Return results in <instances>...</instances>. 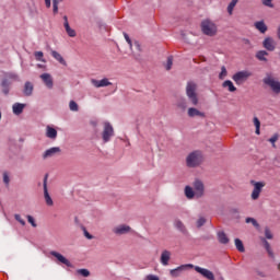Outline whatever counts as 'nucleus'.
<instances>
[{
	"label": "nucleus",
	"mask_w": 280,
	"mask_h": 280,
	"mask_svg": "<svg viewBox=\"0 0 280 280\" xmlns=\"http://www.w3.org/2000/svg\"><path fill=\"white\" fill-rule=\"evenodd\" d=\"M202 161H205L202 152L194 151L187 156L186 164L188 167H198V165H201Z\"/></svg>",
	"instance_id": "nucleus-1"
},
{
	"label": "nucleus",
	"mask_w": 280,
	"mask_h": 280,
	"mask_svg": "<svg viewBox=\"0 0 280 280\" xmlns=\"http://www.w3.org/2000/svg\"><path fill=\"white\" fill-rule=\"evenodd\" d=\"M201 31L206 36H215L218 33V26L211 20H203L201 22Z\"/></svg>",
	"instance_id": "nucleus-2"
},
{
	"label": "nucleus",
	"mask_w": 280,
	"mask_h": 280,
	"mask_svg": "<svg viewBox=\"0 0 280 280\" xmlns=\"http://www.w3.org/2000/svg\"><path fill=\"white\" fill-rule=\"evenodd\" d=\"M197 85L194 82H188L186 86V95L194 106H198V94L196 93Z\"/></svg>",
	"instance_id": "nucleus-3"
},
{
	"label": "nucleus",
	"mask_w": 280,
	"mask_h": 280,
	"mask_svg": "<svg viewBox=\"0 0 280 280\" xmlns=\"http://www.w3.org/2000/svg\"><path fill=\"white\" fill-rule=\"evenodd\" d=\"M112 137H115V129L113 128V125H110V122L106 121L104 122V128L102 133L103 143H108Z\"/></svg>",
	"instance_id": "nucleus-4"
},
{
	"label": "nucleus",
	"mask_w": 280,
	"mask_h": 280,
	"mask_svg": "<svg viewBox=\"0 0 280 280\" xmlns=\"http://www.w3.org/2000/svg\"><path fill=\"white\" fill-rule=\"evenodd\" d=\"M264 83L267 84V86H270L273 93H280V82L277 81L272 75L267 74V77L264 79Z\"/></svg>",
	"instance_id": "nucleus-5"
},
{
	"label": "nucleus",
	"mask_w": 280,
	"mask_h": 280,
	"mask_svg": "<svg viewBox=\"0 0 280 280\" xmlns=\"http://www.w3.org/2000/svg\"><path fill=\"white\" fill-rule=\"evenodd\" d=\"M252 185L254 186L253 192H252V200H257L261 194V190L264 187H266V183L264 182H250Z\"/></svg>",
	"instance_id": "nucleus-6"
},
{
	"label": "nucleus",
	"mask_w": 280,
	"mask_h": 280,
	"mask_svg": "<svg viewBox=\"0 0 280 280\" xmlns=\"http://www.w3.org/2000/svg\"><path fill=\"white\" fill-rule=\"evenodd\" d=\"M195 198H202L205 196V184L201 180L196 179L194 182Z\"/></svg>",
	"instance_id": "nucleus-7"
},
{
	"label": "nucleus",
	"mask_w": 280,
	"mask_h": 280,
	"mask_svg": "<svg viewBox=\"0 0 280 280\" xmlns=\"http://www.w3.org/2000/svg\"><path fill=\"white\" fill-rule=\"evenodd\" d=\"M196 272H198L199 275H201V277H203L205 279L208 280H215V275L212 273L211 270L209 269H205L202 267H195Z\"/></svg>",
	"instance_id": "nucleus-8"
},
{
	"label": "nucleus",
	"mask_w": 280,
	"mask_h": 280,
	"mask_svg": "<svg viewBox=\"0 0 280 280\" xmlns=\"http://www.w3.org/2000/svg\"><path fill=\"white\" fill-rule=\"evenodd\" d=\"M248 78H250V72L240 71V72H236L232 77V80H234V82H236V84H240V83L244 82V80H248Z\"/></svg>",
	"instance_id": "nucleus-9"
},
{
	"label": "nucleus",
	"mask_w": 280,
	"mask_h": 280,
	"mask_svg": "<svg viewBox=\"0 0 280 280\" xmlns=\"http://www.w3.org/2000/svg\"><path fill=\"white\" fill-rule=\"evenodd\" d=\"M91 84H93V86H95V89H102L104 86H110L112 83H110V81H108L107 78H105L102 80L92 79Z\"/></svg>",
	"instance_id": "nucleus-10"
},
{
	"label": "nucleus",
	"mask_w": 280,
	"mask_h": 280,
	"mask_svg": "<svg viewBox=\"0 0 280 280\" xmlns=\"http://www.w3.org/2000/svg\"><path fill=\"white\" fill-rule=\"evenodd\" d=\"M187 268H194V265H191V264L182 265V266H179V267H177L175 269H172L170 271V275L172 277H180V272H183V270H187Z\"/></svg>",
	"instance_id": "nucleus-11"
},
{
	"label": "nucleus",
	"mask_w": 280,
	"mask_h": 280,
	"mask_svg": "<svg viewBox=\"0 0 280 280\" xmlns=\"http://www.w3.org/2000/svg\"><path fill=\"white\" fill-rule=\"evenodd\" d=\"M63 27L68 34V36H70V38H75L77 34H75V30L71 28V26L69 25V19L67 18V15L63 16Z\"/></svg>",
	"instance_id": "nucleus-12"
},
{
	"label": "nucleus",
	"mask_w": 280,
	"mask_h": 280,
	"mask_svg": "<svg viewBox=\"0 0 280 280\" xmlns=\"http://www.w3.org/2000/svg\"><path fill=\"white\" fill-rule=\"evenodd\" d=\"M40 80H43L47 89H54V79L51 78V74L43 73L40 74Z\"/></svg>",
	"instance_id": "nucleus-13"
},
{
	"label": "nucleus",
	"mask_w": 280,
	"mask_h": 280,
	"mask_svg": "<svg viewBox=\"0 0 280 280\" xmlns=\"http://www.w3.org/2000/svg\"><path fill=\"white\" fill-rule=\"evenodd\" d=\"M113 233H115L116 235H126V233H130V226L126 224L118 225L113 229Z\"/></svg>",
	"instance_id": "nucleus-14"
},
{
	"label": "nucleus",
	"mask_w": 280,
	"mask_h": 280,
	"mask_svg": "<svg viewBox=\"0 0 280 280\" xmlns=\"http://www.w3.org/2000/svg\"><path fill=\"white\" fill-rule=\"evenodd\" d=\"M44 198L48 207L54 206V200L51 199V196H49V191L47 190V177L44 180Z\"/></svg>",
	"instance_id": "nucleus-15"
},
{
	"label": "nucleus",
	"mask_w": 280,
	"mask_h": 280,
	"mask_svg": "<svg viewBox=\"0 0 280 280\" xmlns=\"http://www.w3.org/2000/svg\"><path fill=\"white\" fill-rule=\"evenodd\" d=\"M50 255H52V257H56V259H58L60 264H65V266H68V268L71 267V261H69V259L62 256V254L58 252H50Z\"/></svg>",
	"instance_id": "nucleus-16"
},
{
	"label": "nucleus",
	"mask_w": 280,
	"mask_h": 280,
	"mask_svg": "<svg viewBox=\"0 0 280 280\" xmlns=\"http://www.w3.org/2000/svg\"><path fill=\"white\" fill-rule=\"evenodd\" d=\"M264 47H265V49H267V51H275V49L277 47V43L275 42V39L267 37L264 40Z\"/></svg>",
	"instance_id": "nucleus-17"
},
{
	"label": "nucleus",
	"mask_w": 280,
	"mask_h": 280,
	"mask_svg": "<svg viewBox=\"0 0 280 280\" xmlns=\"http://www.w3.org/2000/svg\"><path fill=\"white\" fill-rule=\"evenodd\" d=\"M171 258H172V253L170 250L162 252L161 258H160L161 265L168 266Z\"/></svg>",
	"instance_id": "nucleus-18"
},
{
	"label": "nucleus",
	"mask_w": 280,
	"mask_h": 280,
	"mask_svg": "<svg viewBox=\"0 0 280 280\" xmlns=\"http://www.w3.org/2000/svg\"><path fill=\"white\" fill-rule=\"evenodd\" d=\"M59 152H60V148L52 147L44 152L43 159H51V156H55V154H58Z\"/></svg>",
	"instance_id": "nucleus-19"
},
{
	"label": "nucleus",
	"mask_w": 280,
	"mask_h": 280,
	"mask_svg": "<svg viewBox=\"0 0 280 280\" xmlns=\"http://www.w3.org/2000/svg\"><path fill=\"white\" fill-rule=\"evenodd\" d=\"M27 105L23 103H14L12 106L13 115H21Z\"/></svg>",
	"instance_id": "nucleus-20"
},
{
	"label": "nucleus",
	"mask_w": 280,
	"mask_h": 280,
	"mask_svg": "<svg viewBox=\"0 0 280 280\" xmlns=\"http://www.w3.org/2000/svg\"><path fill=\"white\" fill-rule=\"evenodd\" d=\"M51 56L52 58H55V60H57V62L63 65V67H67V61L65 60V58H62V55H60V52L51 50Z\"/></svg>",
	"instance_id": "nucleus-21"
},
{
	"label": "nucleus",
	"mask_w": 280,
	"mask_h": 280,
	"mask_svg": "<svg viewBox=\"0 0 280 280\" xmlns=\"http://www.w3.org/2000/svg\"><path fill=\"white\" fill-rule=\"evenodd\" d=\"M24 95L26 97H30V95H32V93H34V84H32V82L27 81L24 84V91H23Z\"/></svg>",
	"instance_id": "nucleus-22"
},
{
	"label": "nucleus",
	"mask_w": 280,
	"mask_h": 280,
	"mask_svg": "<svg viewBox=\"0 0 280 280\" xmlns=\"http://www.w3.org/2000/svg\"><path fill=\"white\" fill-rule=\"evenodd\" d=\"M188 117H205V113L198 110L196 107L188 108Z\"/></svg>",
	"instance_id": "nucleus-23"
},
{
	"label": "nucleus",
	"mask_w": 280,
	"mask_h": 280,
	"mask_svg": "<svg viewBox=\"0 0 280 280\" xmlns=\"http://www.w3.org/2000/svg\"><path fill=\"white\" fill-rule=\"evenodd\" d=\"M46 137L48 139H56L58 137V131L54 129L51 126L46 127Z\"/></svg>",
	"instance_id": "nucleus-24"
},
{
	"label": "nucleus",
	"mask_w": 280,
	"mask_h": 280,
	"mask_svg": "<svg viewBox=\"0 0 280 280\" xmlns=\"http://www.w3.org/2000/svg\"><path fill=\"white\" fill-rule=\"evenodd\" d=\"M222 86H223V89H228V91H230V93H235V91H237V88H235V85L233 84V81H231V80L224 81Z\"/></svg>",
	"instance_id": "nucleus-25"
},
{
	"label": "nucleus",
	"mask_w": 280,
	"mask_h": 280,
	"mask_svg": "<svg viewBox=\"0 0 280 280\" xmlns=\"http://www.w3.org/2000/svg\"><path fill=\"white\" fill-rule=\"evenodd\" d=\"M255 27L260 34H266V32H268V26H266V23H264V21L256 22Z\"/></svg>",
	"instance_id": "nucleus-26"
},
{
	"label": "nucleus",
	"mask_w": 280,
	"mask_h": 280,
	"mask_svg": "<svg viewBox=\"0 0 280 280\" xmlns=\"http://www.w3.org/2000/svg\"><path fill=\"white\" fill-rule=\"evenodd\" d=\"M185 196L188 198V200H191V198H196V190L191 188V186L185 187Z\"/></svg>",
	"instance_id": "nucleus-27"
},
{
	"label": "nucleus",
	"mask_w": 280,
	"mask_h": 280,
	"mask_svg": "<svg viewBox=\"0 0 280 280\" xmlns=\"http://www.w3.org/2000/svg\"><path fill=\"white\" fill-rule=\"evenodd\" d=\"M218 238L221 244H229V237L226 236V234L224 232H219Z\"/></svg>",
	"instance_id": "nucleus-28"
},
{
	"label": "nucleus",
	"mask_w": 280,
	"mask_h": 280,
	"mask_svg": "<svg viewBox=\"0 0 280 280\" xmlns=\"http://www.w3.org/2000/svg\"><path fill=\"white\" fill-rule=\"evenodd\" d=\"M266 56H268V52L265 51V50H260V51H258V52L256 54V58H257L258 60H261L262 62H266V60H268V59H266Z\"/></svg>",
	"instance_id": "nucleus-29"
},
{
	"label": "nucleus",
	"mask_w": 280,
	"mask_h": 280,
	"mask_svg": "<svg viewBox=\"0 0 280 280\" xmlns=\"http://www.w3.org/2000/svg\"><path fill=\"white\" fill-rule=\"evenodd\" d=\"M254 126L256 128V135H260L261 121H259V118L254 117Z\"/></svg>",
	"instance_id": "nucleus-30"
},
{
	"label": "nucleus",
	"mask_w": 280,
	"mask_h": 280,
	"mask_svg": "<svg viewBox=\"0 0 280 280\" xmlns=\"http://www.w3.org/2000/svg\"><path fill=\"white\" fill-rule=\"evenodd\" d=\"M237 1H240V0H232L230 2V4L228 5V12H229L230 15L233 14V10L237 5Z\"/></svg>",
	"instance_id": "nucleus-31"
},
{
	"label": "nucleus",
	"mask_w": 280,
	"mask_h": 280,
	"mask_svg": "<svg viewBox=\"0 0 280 280\" xmlns=\"http://www.w3.org/2000/svg\"><path fill=\"white\" fill-rule=\"evenodd\" d=\"M235 246L240 253H244V243H242V240L235 238Z\"/></svg>",
	"instance_id": "nucleus-32"
},
{
	"label": "nucleus",
	"mask_w": 280,
	"mask_h": 280,
	"mask_svg": "<svg viewBox=\"0 0 280 280\" xmlns=\"http://www.w3.org/2000/svg\"><path fill=\"white\" fill-rule=\"evenodd\" d=\"M34 56L38 62H46L43 51H35Z\"/></svg>",
	"instance_id": "nucleus-33"
},
{
	"label": "nucleus",
	"mask_w": 280,
	"mask_h": 280,
	"mask_svg": "<svg viewBox=\"0 0 280 280\" xmlns=\"http://www.w3.org/2000/svg\"><path fill=\"white\" fill-rule=\"evenodd\" d=\"M262 242H264V246H265V248H266L268 255H269L270 257H272L273 254H272V248L270 247V243H268V241H266L265 238H262Z\"/></svg>",
	"instance_id": "nucleus-34"
},
{
	"label": "nucleus",
	"mask_w": 280,
	"mask_h": 280,
	"mask_svg": "<svg viewBox=\"0 0 280 280\" xmlns=\"http://www.w3.org/2000/svg\"><path fill=\"white\" fill-rule=\"evenodd\" d=\"M246 223L253 224V226H255L256 229H259V223H257V220H255L254 218H247Z\"/></svg>",
	"instance_id": "nucleus-35"
},
{
	"label": "nucleus",
	"mask_w": 280,
	"mask_h": 280,
	"mask_svg": "<svg viewBox=\"0 0 280 280\" xmlns=\"http://www.w3.org/2000/svg\"><path fill=\"white\" fill-rule=\"evenodd\" d=\"M175 226L178 229V231H182V233H185V224H183L182 221H175Z\"/></svg>",
	"instance_id": "nucleus-36"
},
{
	"label": "nucleus",
	"mask_w": 280,
	"mask_h": 280,
	"mask_svg": "<svg viewBox=\"0 0 280 280\" xmlns=\"http://www.w3.org/2000/svg\"><path fill=\"white\" fill-rule=\"evenodd\" d=\"M228 71H226V67H222L221 68V72H220V74H219V79L220 80H224V78H226V75H228Z\"/></svg>",
	"instance_id": "nucleus-37"
},
{
	"label": "nucleus",
	"mask_w": 280,
	"mask_h": 280,
	"mask_svg": "<svg viewBox=\"0 0 280 280\" xmlns=\"http://www.w3.org/2000/svg\"><path fill=\"white\" fill-rule=\"evenodd\" d=\"M172 65H174V59L172 57H168L165 66L166 71H170V69H172Z\"/></svg>",
	"instance_id": "nucleus-38"
},
{
	"label": "nucleus",
	"mask_w": 280,
	"mask_h": 280,
	"mask_svg": "<svg viewBox=\"0 0 280 280\" xmlns=\"http://www.w3.org/2000/svg\"><path fill=\"white\" fill-rule=\"evenodd\" d=\"M78 275H81L82 277H90L91 272L88 269H79Z\"/></svg>",
	"instance_id": "nucleus-39"
},
{
	"label": "nucleus",
	"mask_w": 280,
	"mask_h": 280,
	"mask_svg": "<svg viewBox=\"0 0 280 280\" xmlns=\"http://www.w3.org/2000/svg\"><path fill=\"white\" fill-rule=\"evenodd\" d=\"M8 86H9L8 81L7 80L2 81V88H3L2 91L4 95H8V93H10V90L8 89Z\"/></svg>",
	"instance_id": "nucleus-40"
},
{
	"label": "nucleus",
	"mask_w": 280,
	"mask_h": 280,
	"mask_svg": "<svg viewBox=\"0 0 280 280\" xmlns=\"http://www.w3.org/2000/svg\"><path fill=\"white\" fill-rule=\"evenodd\" d=\"M277 141H279V135L275 133L270 139H269V143H272V147L275 148V143H277Z\"/></svg>",
	"instance_id": "nucleus-41"
},
{
	"label": "nucleus",
	"mask_w": 280,
	"mask_h": 280,
	"mask_svg": "<svg viewBox=\"0 0 280 280\" xmlns=\"http://www.w3.org/2000/svg\"><path fill=\"white\" fill-rule=\"evenodd\" d=\"M70 110L78 112V103L75 101H71L69 104Z\"/></svg>",
	"instance_id": "nucleus-42"
},
{
	"label": "nucleus",
	"mask_w": 280,
	"mask_h": 280,
	"mask_svg": "<svg viewBox=\"0 0 280 280\" xmlns=\"http://www.w3.org/2000/svg\"><path fill=\"white\" fill-rule=\"evenodd\" d=\"M26 218H27V221L30 222V224H31L34 229H36L37 224H36V220H34V217L27 215Z\"/></svg>",
	"instance_id": "nucleus-43"
},
{
	"label": "nucleus",
	"mask_w": 280,
	"mask_h": 280,
	"mask_svg": "<svg viewBox=\"0 0 280 280\" xmlns=\"http://www.w3.org/2000/svg\"><path fill=\"white\" fill-rule=\"evenodd\" d=\"M14 219L16 220V222H20V224L22 226H25V220H23V218H21V214H15Z\"/></svg>",
	"instance_id": "nucleus-44"
},
{
	"label": "nucleus",
	"mask_w": 280,
	"mask_h": 280,
	"mask_svg": "<svg viewBox=\"0 0 280 280\" xmlns=\"http://www.w3.org/2000/svg\"><path fill=\"white\" fill-rule=\"evenodd\" d=\"M207 222V220L203 217H200L197 221V226L198 229H200V226H205V223Z\"/></svg>",
	"instance_id": "nucleus-45"
},
{
	"label": "nucleus",
	"mask_w": 280,
	"mask_h": 280,
	"mask_svg": "<svg viewBox=\"0 0 280 280\" xmlns=\"http://www.w3.org/2000/svg\"><path fill=\"white\" fill-rule=\"evenodd\" d=\"M265 236L267 237V240H272V232H270V229H265Z\"/></svg>",
	"instance_id": "nucleus-46"
},
{
	"label": "nucleus",
	"mask_w": 280,
	"mask_h": 280,
	"mask_svg": "<svg viewBox=\"0 0 280 280\" xmlns=\"http://www.w3.org/2000/svg\"><path fill=\"white\" fill-rule=\"evenodd\" d=\"M3 183L4 185H10V176H8V173H3Z\"/></svg>",
	"instance_id": "nucleus-47"
},
{
	"label": "nucleus",
	"mask_w": 280,
	"mask_h": 280,
	"mask_svg": "<svg viewBox=\"0 0 280 280\" xmlns=\"http://www.w3.org/2000/svg\"><path fill=\"white\" fill-rule=\"evenodd\" d=\"M264 5H267L268 8H272V0H262Z\"/></svg>",
	"instance_id": "nucleus-48"
},
{
	"label": "nucleus",
	"mask_w": 280,
	"mask_h": 280,
	"mask_svg": "<svg viewBox=\"0 0 280 280\" xmlns=\"http://www.w3.org/2000/svg\"><path fill=\"white\" fill-rule=\"evenodd\" d=\"M124 36H125V39L127 40L129 47H132V40L130 39V37L128 36V34L125 33Z\"/></svg>",
	"instance_id": "nucleus-49"
},
{
	"label": "nucleus",
	"mask_w": 280,
	"mask_h": 280,
	"mask_svg": "<svg viewBox=\"0 0 280 280\" xmlns=\"http://www.w3.org/2000/svg\"><path fill=\"white\" fill-rule=\"evenodd\" d=\"M147 280H161V279H159L158 276L149 275V276H147Z\"/></svg>",
	"instance_id": "nucleus-50"
},
{
	"label": "nucleus",
	"mask_w": 280,
	"mask_h": 280,
	"mask_svg": "<svg viewBox=\"0 0 280 280\" xmlns=\"http://www.w3.org/2000/svg\"><path fill=\"white\" fill-rule=\"evenodd\" d=\"M8 78H10V80H19V77L14 73H9Z\"/></svg>",
	"instance_id": "nucleus-51"
},
{
	"label": "nucleus",
	"mask_w": 280,
	"mask_h": 280,
	"mask_svg": "<svg viewBox=\"0 0 280 280\" xmlns=\"http://www.w3.org/2000/svg\"><path fill=\"white\" fill-rule=\"evenodd\" d=\"M52 12L54 14H58V4L52 3Z\"/></svg>",
	"instance_id": "nucleus-52"
},
{
	"label": "nucleus",
	"mask_w": 280,
	"mask_h": 280,
	"mask_svg": "<svg viewBox=\"0 0 280 280\" xmlns=\"http://www.w3.org/2000/svg\"><path fill=\"white\" fill-rule=\"evenodd\" d=\"M46 8H51V0H45Z\"/></svg>",
	"instance_id": "nucleus-53"
},
{
	"label": "nucleus",
	"mask_w": 280,
	"mask_h": 280,
	"mask_svg": "<svg viewBox=\"0 0 280 280\" xmlns=\"http://www.w3.org/2000/svg\"><path fill=\"white\" fill-rule=\"evenodd\" d=\"M84 235L88 240H93V235H90L89 232H84Z\"/></svg>",
	"instance_id": "nucleus-54"
},
{
	"label": "nucleus",
	"mask_w": 280,
	"mask_h": 280,
	"mask_svg": "<svg viewBox=\"0 0 280 280\" xmlns=\"http://www.w3.org/2000/svg\"><path fill=\"white\" fill-rule=\"evenodd\" d=\"M52 3L59 5L60 3H62V0H52Z\"/></svg>",
	"instance_id": "nucleus-55"
},
{
	"label": "nucleus",
	"mask_w": 280,
	"mask_h": 280,
	"mask_svg": "<svg viewBox=\"0 0 280 280\" xmlns=\"http://www.w3.org/2000/svg\"><path fill=\"white\" fill-rule=\"evenodd\" d=\"M277 36L280 39V25L278 26Z\"/></svg>",
	"instance_id": "nucleus-56"
},
{
	"label": "nucleus",
	"mask_w": 280,
	"mask_h": 280,
	"mask_svg": "<svg viewBox=\"0 0 280 280\" xmlns=\"http://www.w3.org/2000/svg\"><path fill=\"white\" fill-rule=\"evenodd\" d=\"M136 47H139V43H136Z\"/></svg>",
	"instance_id": "nucleus-57"
},
{
	"label": "nucleus",
	"mask_w": 280,
	"mask_h": 280,
	"mask_svg": "<svg viewBox=\"0 0 280 280\" xmlns=\"http://www.w3.org/2000/svg\"><path fill=\"white\" fill-rule=\"evenodd\" d=\"M0 119H1V112H0Z\"/></svg>",
	"instance_id": "nucleus-58"
}]
</instances>
